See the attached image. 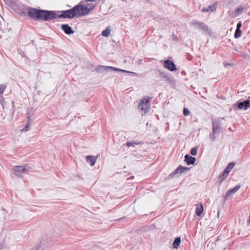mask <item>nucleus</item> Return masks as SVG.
I'll return each mask as SVG.
<instances>
[{
	"label": "nucleus",
	"instance_id": "1",
	"mask_svg": "<svg viewBox=\"0 0 250 250\" xmlns=\"http://www.w3.org/2000/svg\"><path fill=\"white\" fill-rule=\"evenodd\" d=\"M73 8L61 11V14L57 15L55 11L41 10L35 8H29L27 14L29 17L35 20H42L43 21H49L58 18L72 19L75 17L74 11Z\"/></svg>",
	"mask_w": 250,
	"mask_h": 250
},
{
	"label": "nucleus",
	"instance_id": "2",
	"mask_svg": "<svg viewBox=\"0 0 250 250\" xmlns=\"http://www.w3.org/2000/svg\"><path fill=\"white\" fill-rule=\"evenodd\" d=\"M94 5H92L90 7L87 6H84L83 4H78L75 6L73 8L75 17H81L87 14L89 11L93 10Z\"/></svg>",
	"mask_w": 250,
	"mask_h": 250
},
{
	"label": "nucleus",
	"instance_id": "3",
	"mask_svg": "<svg viewBox=\"0 0 250 250\" xmlns=\"http://www.w3.org/2000/svg\"><path fill=\"white\" fill-rule=\"evenodd\" d=\"M151 99V98L148 97H145L140 100L138 108L142 113L146 114L149 111Z\"/></svg>",
	"mask_w": 250,
	"mask_h": 250
},
{
	"label": "nucleus",
	"instance_id": "4",
	"mask_svg": "<svg viewBox=\"0 0 250 250\" xmlns=\"http://www.w3.org/2000/svg\"><path fill=\"white\" fill-rule=\"evenodd\" d=\"M13 170L15 176L21 178L22 174L28 171L27 166H16L13 167Z\"/></svg>",
	"mask_w": 250,
	"mask_h": 250
},
{
	"label": "nucleus",
	"instance_id": "5",
	"mask_svg": "<svg viewBox=\"0 0 250 250\" xmlns=\"http://www.w3.org/2000/svg\"><path fill=\"white\" fill-rule=\"evenodd\" d=\"M97 70L98 72H103L104 71H107L109 70L116 71H119V72H125V70H124V69H119V68L112 67V66H104V65L98 66V67H97Z\"/></svg>",
	"mask_w": 250,
	"mask_h": 250
},
{
	"label": "nucleus",
	"instance_id": "6",
	"mask_svg": "<svg viewBox=\"0 0 250 250\" xmlns=\"http://www.w3.org/2000/svg\"><path fill=\"white\" fill-rule=\"evenodd\" d=\"M235 164L234 163H230L228 164L227 167L224 170V171L220 177L222 178V180H224L229 175L230 170L234 167Z\"/></svg>",
	"mask_w": 250,
	"mask_h": 250
},
{
	"label": "nucleus",
	"instance_id": "7",
	"mask_svg": "<svg viewBox=\"0 0 250 250\" xmlns=\"http://www.w3.org/2000/svg\"><path fill=\"white\" fill-rule=\"evenodd\" d=\"M164 67L171 71L176 70V67L174 63L168 60L165 61Z\"/></svg>",
	"mask_w": 250,
	"mask_h": 250
},
{
	"label": "nucleus",
	"instance_id": "8",
	"mask_svg": "<svg viewBox=\"0 0 250 250\" xmlns=\"http://www.w3.org/2000/svg\"><path fill=\"white\" fill-rule=\"evenodd\" d=\"M61 28L64 32V33L67 35L72 34L74 32V31L67 24H62L61 26Z\"/></svg>",
	"mask_w": 250,
	"mask_h": 250
},
{
	"label": "nucleus",
	"instance_id": "9",
	"mask_svg": "<svg viewBox=\"0 0 250 250\" xmlns=\"http://www.w3.org/2000/svg\"><path fill=\"white\" fill-rule=\"evenodd\" d=\"M238 107L239 109L247 110L250 107V102L248 100L240 102L238 104Z\"/></svg>",
	"mask_w": 250,
	"mask_h": 250
},
{
	"label": "nucleus",
	"instance_id": "10",
	"mask_svg": "<svg viewBox=\"0 0 250 250\" xmlns=\"http://www.w3.org/2000/svg\"><path fill=\"white\" fill-rule=\"evenodd\" d=\"M133 176H130V178H127V182L126 181V184H127L128 188L129 190H134L136 188V186L132 182V180H133Z\"/></svg>",
	"mask_w": 250,
	"mask_h": 250
},
{
	"label": "nucleus",
	"instance_id": "11",
	"mask_svg": "<svg viewBox=\"0 0 250 250\" xmlns=\"http://www.w3.org/2000/svg\"><path fill=\"white\" fill-rule=\"evenodd\" d=\"M216 9V4H212L208 6L207 7L202 8V12H213L215 11Z\"/></svg>",
	"mask_w": 250,
	"mask_h": 250
},
{
	"label": "nucleus",
	"instance_id": "12",
	"mask_svg": "<svg viewBox=\"0 0 250 250\" xmlns=\"http://www.w3.org/2000/svg\"><path fill=\"white\" fill-rule=\"evenodd\" d=\"M185 161L187 162L188 165L193 164L196 161V159L194 157L186 155L185 156Z\"/></svg>",
	"mask_w": 250,
	"mask_h": 250
},
{
	"label": "nucleus",
	"instance_id": "13",
	"mask_svg": "<svg viewBox=\"0 0 250 250\" xmlns=\"http://www.w3.org/2000/svg\"><path fill=\"white\" fill-rule=\"evenodd\" d=\"M189 169L188 167H184L180 166L172 174H181L184 170Z\"/></svg>",
	"mask_w": 250,
	"mask_h": 250
},
{
	"label": "nucleus",
	"instance_id": "14",
	"mask_svg": "<svg viewBox=\"0 0 250 250\" xmlns=\"http://www.w3.org/2000/svg\"><path fill=\"white\" fill-rule=\"evenodd\" d=\"M86 161L90 163L91 166H93L96 162V159L92 156L88 155L86 157Z\"/></svg>",
	"mask_w": 250,
	"mask_h": 250
},
{
	"label": "nucleus",
	"instance_id": "15",
	"mask_svg": "<svg viewBox=\"0 0 250 250\" xmlns=\"http://www.w3.org/2000/svg\"><path fill=\"white\" fill-rule=\"evenodd\" d=\"M192 24L194 26H196V24H199L200 28L205 31H207L208 30V27L207 26L203 23L200 22H193Z\"/></svg>",
	"mask_w": 250,
	"mask_h": 250
},
{
	"label": "nucleus",
	"instance_id": "16",
	"mask_svg": "<svg viewBox=\"0 0 250 250\" xmlns=\"http://www.w3.org/2000/svg\"><path fill=\"white\" fill-rule=\"evenodd\" d=\"M240 188V186H237L236 187H235V188H233L232 189H231L229 190L228 191V193H227V195H226L227 197H229L232 193H235L237 191H238L239 189Z\"/></svg>",
	"mask_w": 250,
	"mask_h": 250
},
{
	"label": "nucleus",
	"instance_id": "17",
	"mask_svg": "<svg viewBox=\"0 0 250 250\" xmlns=\"http://www.w3.org/2000/svg\"><path fill=\"white\" fill-rule=\"evenodd\" d=\"M203 207L202 204L199 205L196 209V213L197 216H200L203 211Z\"/></svg>",
	"mask_w": 250,
	"mask_h": 250
},
{
	"label": "nucleus",
	"instance_id": "18",
	"mask_svg": "<svg viewBox=\"0 0 250 250\" xmlns=\"http://www.w3.org/2000/svg\"><path fill=\"white\" fill-rule=\"evenodd\" d=\"M111 32V30L109 27H107L105 30L102 31V35L104 37H108Z\"/></svg>",
	"mask_w": 250,
	"mask_h": 250
},
{
	"label": "nucleus",
	"instance_id": "19",
	"mask_svg": "<svg viewBox=\"0 0 250 250\" xmlns=\"http://www.w3.org/2000/svg\"><path fill=\"white\" fill-rule=\"evenodd\" d=\"M181 243V239L180 237L176 238L173 242V247L174 248L178 249Z\"/></svg>",
	"mask_w": 250,
	"mask_h": 250
},
{
	"label": "nucleus",
	"instance_id": "20",
	"mask_svg": "<svg viewBox=\"0 0 250 250\" xmlns=\"http://www.w3.org/2000/svg\"><path fill=\"white\" fill-rule=\"evenodd\" d=\"M241 35V31L240 29H236L235 34L234 37L235 38H239Z\"/></svg>",
	"mask_w": 250,
	"mask_h": 250
},
{
	"label": "nucleus",
	"instance_id": "21",
	"mask_svg": "<svg viewBox=\"0 0 250 250\" xmlns=\"http://www.w3.org/2000/svg\"><path fill=\"white\" fill-rule=\"evenodd\" d=\"M243 10V8L242 7H239L236 9V10L234 12L235 16H237L240 14H241Z\"/></svg>",
	"mask_w": 250,
	"mask_h": 250
},
{
	"label": "nucleus",
	"instance_id": "22",
	"mask_svg": "<svg viewBox=\"0 0 250 250\" xmlns=\"http://www.w3.org/2000/svg\"><path fill=\"white\" fill-rule=\"evenodd\" d=\"M6 85L4 84H0V94H2L4 92L5 88H6Z\"/></svg>",
	"mask_w": 250,
	"mask_h": 250
},
{
	"label": "nucleus",
	"instance_id": "23",
	"mask_svg": "<svg viewBox=\"0 0 250 250\" xmlns=\"http://www.w3.org/2000/svg\"><path fill=\"white\" fill-rule=\"evenodd\" d=\"M190 153L192 155H196L197 154V148L196 147L192 148Z\"/></svg>",
	"mask_w": 250,
	"mask_h": 250
},
{
	"label": "nucleus",
	"instance_id": "24",
	"mask_svg": "<svg viewBox=\"0 0 250 250\" xmlns=\"http://www.w3.org/2000/svg\"><path fill=\"white\" fill-rule=\"evenodd\" d=\"M190 114V112L188 111V109H187V108H185L184 109V115L185 116H188Z\"/></svg>",
	"mask_w": 250,
	"mask_h": 250
},
{
	"label": "nucleus",
	"instance_id": "25",
	"mask_svg": "<svg viewBox=\"0 0 250 250\" xmlns=\"http://www.w3.org/2000/svg\"><path fill=\"white\" fill-rule=\"evenodd\" d=\"M241 26H242V23H241V21H240L237 24V28H236V29H240Z\"/></svg>",
	"mask_w": 250,
	"mask_h": 250
},
{
	"label": "nucleus",
	"instance_id": "26",
	"mask_svg": "<svg viewBox=\"0 0 250 250\" xmlns=\"http://www.w3.org/2000/svg\"><path fill=\"white\" fill-rule=\"evenodd\" d=\"M133 144H136L134 142H128L127 143V146H131L133 145Z\"/></svg>",
	"mask_w": 250,
	"mask_h": 250
},
{
	"label": "nucleus",
	"instance_id": "27",
	"mask_svg": "<svg viewBox=\"0 0 250 250\" xmlns=\"http://www.w3.org/2000/svg\"><path fill=\"white\" fill-rule=\"evenodd\" d=\"M215 126L214 124H213V133H214L215 132Z\"/></svg>",
	"mask_w": 250,
	"mask_h": 250
},
{
	"label": "nucleus",
	"instance_id": "28",
	"mask_svg": "<svg viewBox=\"0 0 250 250\" xmlns=\"http://www.w3.org/2000/svg\"><path fill=\"white\" fill-rule=\"evenodd\" d=\"M84 6H87L88 7H90L91 6L94 5L93 4H87V5H84Z\"/></svg>",
	"mask_w": 250,
	"mask_h": 250
},
{
	"label": "nucleus",
	"instance_id": "29",
	"mask_svg": "<svg viewBox=\"0 0 250 250\" xmlns=\"http://www.w3.org/2000/svg\"><path fill=\"white\" fill-rule=\"evenodd\" d=\"M126 73H133V74L135 75L136 74L135 73H132L130 71H125Z\"/></svg>",
	"mask_w": 250,
	"mask_h": 250
},
{
	"label": "nucleus",
	"instance_id": "30",
	"mask_svg": "<svg viewBox=\"0 0 250 250\" xmlns=\"http://www.w3.org/2000/svg\"><path fill=\"white\" fill-rule=\"evenodd\" d=\"M85 1H93L95 0H84Z\"/></svg>",
	"mask_w": 250,
	"mask_h": 250
},
{
	"label": "nucleus",
	"instance_id": "31",
	"mask_svg": "<svg viewBox=\"0 0 250 250\" xmlns=\"http://www.w3.org/2000/svg\"><path fill=\"white\" fill-rule=\"evenodd\" d=\"M3 98V97H2V96L1 95V94H0V100L1 99H2Z\"/></svg>",
	"mask_w": 250,
	"mask_h": 250
},
{
	"label": "nucleus",
	"instance_id": "32",
	"mask_svg": "<svg viewBox=\"0 0 250 250\" xmlns=\"http://www.w3.org/2000/svg\"><path fill=\"white\" fill-rule=\"evenodd\" d=\"M28 128V125H26L25 127H24V129L26 131L27 129V128Z\"/></svg>",
	"mask_w": 250,
	"mask_h": 250
},
{
	"label": "nucleus",
	"instance_id": "33",
	"mask_svg": "<svg viewBox=\"0 0 250 250\" xmlns=\"http://www.w3.org/2000/svg\"><path fill=\"white\" fill-rule=\"evenodd\" d=\"M195 27H199L200 28V26L199 25V24H196V26H194Z\"/></svg>",
	"mask_w": 250,
	"mask_h": 250
}]
</instances>
